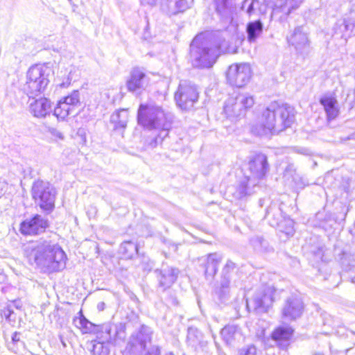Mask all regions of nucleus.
Instances as JSON below:
<instances>
[{
  "label": "nucleus",
  "mask_w": 355,
  "mask_h": 355,
  "mask_svg": "<svg viewBox=\"0 0 355 355\" xmlns=\"http://www.w3.org/2000/svg\"><path fill=\"white\" fill-rule=\"evenodd\" d=\"M304 1V0H300V4L302 3V1Z\"/></svg>",
  "instance_id": "nucleus-55"
},
{
  "label": "nucleus",
  "mask_w": 355,
  "mask_h": 355,
  "mask_svg": "<svg viewBox=\"0 0 355 355\" xmlns=\"http://www.w3.org/2000/svg\"><path fill=\"white\" fill-rule=\"evenodd\" d=\"M165 355H174V354L173 353L170 352V353L166 354Z\"/></svg>",
  "instance_id": "nucleus-53"
},
{
  "label": "nucleus",
  "mask_w": 355,
  "mask_h": 355,
  "mask_svg": "<svg viewBox=\"0 0 355 355\" xmlns=\"http://www.w3.org/2000/svg\"><path fill=\"white\" fill-rule=\"evenodd\" d=\"M275 292V290L272 286H266L257 291L250 300H247V308L250 309L252 307L254 311H266L274 301Z\"/></svg>",
  "instance_id": "nucleus-13"
},
{
  "label": "nucleus",
  "mask_w": 355,
  "mask_h": 355,
  "mask_svg": "<svg viewBox=\"0 0 355 355\" xmlns=\"http://www.w3.org/2000/svg\"><path fill=\"white\" fill-rule=\"evenodd\" d=\"M341 263L346 270H349L355 267V260L354 259H351L350 257L346 254H344L341 258Z\"/></svg>",
  "instance_id": "nucleus-40"
},
{
  "label": "nucleus",
  "mask_w": 355,
  "mask_h": 355,
  "mask_svg": "<svg viewBox=\"0 0 355 355\" xmlns=\"http://www.w3.org/2000/svg\"><path fill=\"white\" fill-rule=\"evenodd\" d=\"M353 282H354V283H355V279H353Z\"/></svg>",
  "instance_id": "nucleus-56"
},
{
  "label": "nucleus",
  "mask_w": 355,
  "mask_h": 355,
  "mask_svg": "<svg viewBox=\"0 0 355 355\" xmlns=\"http://www.w3.org/2000/svg\"><path fill=\"white\" fill-rule=\"evenodd\" d=\"M288 43L299 53H303L309 46V40L302 26L296 27L290 36L287 37Z\"/></svg>",
  "instance_id": "nucleus-22"
},
{
  "label": "nucleus",
  "mask_w": 355,
  "mask_h": 355,
  "mask_svg": "<svg viewBox=\"0 0 355 355\" xmlns=\"http://www.w3.org/2000/svg\"><path fill=\"white\" fill-rule=\"evenodd\" d=\"M250 244L254 250L261 253H268L273 251L268 241L263 236H254L250 239Z\"/></svg>",
  "instance_id": "nucleus-33"
},
{
  "label": "nucleus",
  "mask_w": 355,
  "mask_h": 355,
  "mask_svg": "<svg viewBox=\"0 0 355 355\" xmlns=\"http://www.w3.org/2000/svg\"><path fill=\"white\" fill-rule=\"evenodd\" d=\"M189 8L187 0H162L161 10L168 16L183 12Z\"/></svg>",
  "instance_id": "nucleus-23"
},
{
  "label": "nucleus",
  "mask_w": 355,
  "mask_h": 355,
  "mask_svg": "<svg viewBox=\"0 0 355 355\" xmlns=\"http://www.w3.org/2000/svg\"><path fill=\"white\" fill-rule=\"evenodd\" d=\"M216 11L222 15H225L227 10V0H222L220 2H218L216 4Z\"/></svg>",
  "instance_id": "nucleus-43"
},
{
  "label": "nucleus",
  "mask_w": 355,
  "mask_h": 355,
  "mask_svg": "<svg viewBox=\"0 0 355 355\" xmlns=\"http://www.w3.org/2000/svg\"><path fill=\"white\" fill-rule=\"evenodd\" d=\"M32 197L37 205L44 211H51L55 207L56 191L48 182L37 180L31 189Z\"/></svg>",
  "instance_id": "nucleus-7"
},
{
  "label": "nucleus",
  "mask_w": 355,
  "mask_h": 355,
  "mask_svg": "<svg viewBox=\"0 0 355 355\" xmlns=\"http://www.w3.org/2000/svg\"><path fill=\"white\" fill-rule=\"evenodd\" d=\"M250 181L244 175V178L239 181L236 187H230L227 189L228 193H231L236 199H241L247 195H251L254 191Z\"/></svg>",
  "instance_id": "nucleus-25"
},
{
  "label": "nucleus",
  "mask_w": 355,
  "mask_h": 355,
  "mask_svg": "<svg viewBox=\"0 0 355 355\" xmlns=\"http://www.w3.org/2000/svg\"><path fill=\"white\" fill-rule=\"evenodd\" d=\"M150 78L145 71L139 67L133 68L126 82V87L129 92L140 94L148 85Z\"/></svg>",
  "instance_id": "nucleus-15"
},
{
  "label": "nucleus",
  "mask_w": 355,
  "mask_h": 355,
  "mask_svg": "<svg viewBox=\"0 0 355 355\" xmlns=\"http://www.w3.org/2000/svg\"><path fill=\"white\" fill-rule=\"evenodd\" d=\"M239 355H262L261 352H258L255 346L250 345L243 348L239 351Z\"/></svg>",
  "instance_id": "nucleus-41"
},
{
  "label": "nucleus",
  "mask_w": 355,
  "mask_h": 355,
  "mask_svg": "<svg viewBox=\"0 0 355 355\" xmlns=\"http://www.w3.org/2000/svg\"><path fill=\"white\" fill-rule=\"evenodd\" d=\"M145 355H160V349L158 346H152L149 348Z\"/></svg>",
  "instance_id": "nucleus-44"
},
{
  "label": "nucleus",
  "mask_w": 355,
  "mask_h": 355,
  "mask_svg": "<svg viewBox=\"0 0 355 355\" xmlns=\"http://www.w3.org/2000/svg\"><path fill=\"white\" fill-rule=\"evenodd\" d=\"M212 337L214 338V339L215 340V336L213 334L212 335Z\"/></svg>",
  "instance_id": "nucleus-54"
},
{
  "label": "nucleus",
  "mask_w": 355,
  "mask_h": 355,
  "mask_svg": "<svg viewBox=\"0 0 355 355\" xmlns=\"http://www.w3.org/2000/svg\"><path fill=\"white\" fill-rule=\"evenodd\" d=\"M36 96H29L32 98L29 104V110L35 117L44 118L51 112V101L45 97L35 98Z\"/></svg>",
  "instance_id": "nucleus-21"
},
{
  "label": "nucleus",
  "mask_w": 355,
  "mask_h": 355,
  "mask_svg": "<svg viewBox=\"0 0 355 355\" xmlns=\"http://www.w3.org/2000/svg\"><path fill=\"white\" fill-rule=\"evenodd\" d=\"M254 104V98L249 94L234 92L225 101L223 112L227 118L234 121L243 117Z\"/></svg>",
  "instance_id": "nucleus-6"
},
{
  "label": "nucleus",
  "mask_w": 355,
  "mask_h": 355,
  "mask_svg": "<svg viewBox=\"0 0 355 355\" xmlns=\"http://www.w3.org/2000/svg\"><path fill=\"white\" fill-rule=\"evenodd\" d=\"M101 334L98 331L96 339L91 342L93 355H109L110 344L107 340L100 338Z\"/></svg>",
  "instance_id": "nucleus-29"
},
{
  "label": "nucleus",
  "mask_w": 355,
  "mask_h": 355,
  "mask_svg": "<svg viewBox=\"0 0 355 355\" xmlns=\"http://www.w3.org/2000/svg\"><path fill=\"white\" fill-rule=\"evenodd\" d=\"M256 9H259V12L264 13L266 12V5L264 6L259 5V0H244L241 10L245 11L249 15L253 14Z\"/></svg>",
  "instance_id": "nucleus-35"
},
{
  "label": "nucleus",
  "mask_w": 355,
  "mask_h": 355,
  "mask_svg": "<svg viewBox=\"0 0 355 355\" xmlns=\"http://www.w3.org/2000/svg\"><path fill=\"white\" fill-rule=\"evenodd\" d=\"M295 121V110L288 104L271 103L264 110L260 129L254 127L252 131L258 135L279 133L291 127Z\"/></svg>",
  "instance_id": "nucleus-2"
},
{
  "label": "nucleus",
  "mask_w": 355,
  "mask_h": 355,
  "mask_svg": "<svg viewBox=\"0 0 355 355\" xmlns=\"http://www.w3.org/2000/svg\"><path fill=\"white\" fill-rule=\"evenodd\" d=\"M304 310V304L301 297L296 295L288 297L281 309V315L285 322L295 321L300 318Z\"/></svg>",
  "instance_id": "nucleus-12"
},
{
  "label": "nucleus",
  "mask_w": 355,
  "mask_h": 355,
  "mask_svg": "<svg viewBox=\"0 0 355 355\" xmlns=\"http://www.w3.org/2000/svg\"><path fill=\"white\" fill-rule=\"evenodd\" d=\"M199 93L196 87L187 80L180 81L174 98L182 110L191 109L198 100Z\"/></svg>",
  "instance_id": "nucleus-8"
},
{
  "label": "nucleus",
  "mask_w": 355,
  "mask_h": 355,
  "mask_svg": "<svg viewBox=\"0 0 355 355\" xmlns=\"http://www.w3.org/2000/svg\"><path fill=\"white\" fill-rule=\"evenodd\" d=\"M79 313L80 316L76 317L73 320V323L76 327L80 329L83 334H88L96 331L97 333L98 331H99L98 330L96 329L97 327L94 324L89 321L82 314L81 311L79 312Z\"/></svg>",
  "instance_id": "nucleus-32"
},
{
  "label": "nucleus",
  "mask_w": 355,
  "mask_h": 355,
  "mask_svg": "<svg viewBox=\"0 0 355 355\" xmlns=\"http://www.w3.org/2000/svg\"><path fill=\"white\" fill-rule=\"evenodd\" d=\"M157 0H141L143 4L153 6L155 4Z\"/></svg>",
  "instance_id": "nucleus-48"
},
{
  "label": "nucleus",
  "mask_w": 355,
  "mask_h": 355,
  "mask_svg": "<svg viewBox=\"0 0 355 355\" xmlns=\"http://www.w3.org/2000/svg\"><path fill=\"white\" fill-rule=\"evenodd\" d=\"M71 80H72L71 71H70L69 73L68 77L67 78V80L66 81H63L60 84V86L62 87H67L68 85H70Z\"/></svg>",
  "instance_id": "nucleus-47"
},
{
  "label": "nucleus",
  "mask_w": 355,
  "mask_h": 355,
  "mask_svg": "<svg viewBox=\"0 0 355 355\" xmlns=\"http://www.w3.org/2000/svg\"><path fill=\"white\" fill-rule=\"evenodd\" d=\"M2 317H4L9 322L15 321V315L10 306L6 307L1 312Z\"/></svg>",
  "instance_id": "nucleus-42"
},
{
  "label": "nucleus",
  "mask_w": 355,
  "mask_h": 355,
  "mask_svg": "<svg viewBox=\"0 0 355 355\" xmlns=\"http://www.w3.org/2000/svg\"><path fill=\"white\" fill-rule=\"evenodd\" d=\"M105 304L104 302H100L98 304L97 308L99 311H103L105 309Z\"/></svg>",
  "instance_id": "nucleus-49"
},
{
  "label": "nucleus",
  "mask_w": 355,
  "mask_h": 355,
  "mask_svg": "<svg viewBox=\"0 0 355 355\" xmlns=\"http://www.w3.org/2000/svg\"><path fill=\"white\" fill-rule=\"evenodd\" d=\"M172 246L174 248V250L176 251L178 248L177 245L173 244Z\"/></svg>",
  "instance_id": "nucleus-52"
},
{
  "label": "nucleus",
  "mask_w": 355,
  "mask_h": 355,
  "mask_svg": "<svg viewBox=\"0 0 355 355\" xmlns=\"http://www.w3.org/2000/svg\"><path fill=\"white\" fill-rule=\"evenodd\" d=\"M138 123L148 130H158L157 137L150 143L155 148L166 138L171 128V117L169 113L157 105L141 104L137 112Z\"/></svg>",
  "instance_id": "nucleus-3"
},
{
  "label": "nucleus",
  "mask_w": 355,
  "mask_h": 355,
  "mask_svg": "<svg viewBox=\"0 0 355 355\" xmlns=\"http://www.w3.org/2000/svg\"><path fill=\"white\" fill-rule=\"evenodd\" d=\"M128 110L121 109L114 112L110 117V122L114 124V130H124L128 121Z\"/></svg>",
  "instance_id": "nucleus-30"
},
{
  "label": "nucleus",
  "mask_w": 355,
  "mask_h": 355,
  "mask_svg": "<svg viewBox=\"0 0 355 355\" xmlns=\"http://www.w3.org/2000/svg\"><path fill=\"white\" fill-rule=\"evenodd\" d=\"M265 217L268 219L270 225L272 226V220L280 222L284 217L281 208L276 205H270L266 210Z\"/></svg>",
  "instance_id": "nucleus-37"
},
{
  "label": "nucleus",
  "mask_w": 355,
  "mask_h": 355,
  "mask_svg": "<svg viewBox=\"0 0 355 355\" xmlns=\"http://www.w3.org/2000/svg\"><path fill=\"white\" fill-rule=\"evenodd\" d=\"M236 328L234 326H226L221 329V336L227 343L232 341L234 335L236 333Z\"/></svg>",
  "instance_id": "nucleus-38"
},
{
  "label": "nucleus",
  "mask_w": 355,
  "mask_h": 355,
  "mask_svg": "<svg viewBox=\"0 0 355 355\" xmlns=\"http://www.w3.org/2000/svg\"><path fill=\"white\" fill-rule=\"evenodd\" d=\"M153 331L150 327L142 325L139 331L133 334L128 343V349L132 353H138L144 350L148 343H150Z\"/></svg>",
  "instance_id": "nucleus-17"
},
{
  "label": "nucleus",
  "mask_w": 355,
  "mask_h": 355,
  "mask_svg": "<svg viewBox=\"0 0 355 355\" xmlns=\"http://www.w3.org/2000/svg\"><path fill=\"white\" fill-rule=\"evenodd\" d=\"M226 76L227 80L231 85L242 87L245 86L251 78V67L248 63L232 64L230 66Z\"/></svg>",
  "instance_id": "nucleus-11"
},
{
  "label": "nucleus",
  "mask_w": 355,
  "mask_h": 355,
  "mask_svg": "<svg viewBox=\"0 0 355 355\" xmlns=\"http://www.w3.org/2000/svg\"><path fill=\"white\" fill-rule=\"evenodd\" d=\"M295 169L294 168V166L293 164H290L286 167V168L285 170L284 175L287 176L288 175H291L292 176L293 173H295Z\"/></svg>",
  "instance_id": "nucleus-46"
},
{
  "label": "nucleus",
  "mask_w": 355,
  "mask_h": 355,
  "mask_svg": "<svg viewBox=\"0 0 355 355\" xmlns=\"http://www.w3.org/2000/svg\"><path fill=\"white\" fill-rule=\"evenodd\" d=\"M294 330L288 326H280L276 328L272 334V338L282 349H286L289 345V341L293 336Z\"/></svg>",
  "instance_id": "nucleus-24"
},
{
  "label": "nucleus",
  "mask_w": 355,
  "mask_h": 355,
  "mask_svg": "<svg viewBox=\"0 0 355 355\" xmlns=\"http://www.w3.org/2000/svg\"><path fill=\"white\" fill-rule=\"evenodd\" d=\"M48 226V220L46 218L41 215L35 214L22 221L19 230L24 235H37L44 232Z\"/></svg>",
  "instance_id": "nucleus-18"
},
{
  "label": "nucleus",
  "mask_w": 355,
  "mask_h": 355,
  "mask_svg": "<svg viewBox=\"0 0 355 355\" xmlns=\"http://www.w3.org/2000/svg\"><path fill=\"white\" fill-rule=\"evenodd\" d=\"M101 334L100 338L107 340L110 345H117L123 343L126 338L125 325L123 323L104 324L98 331Z\"/></svg>",
  "instance_id": "nucleus-14"
},
{
  "label": "nucleus",
  "mask_w": 355,
  "mask_h": 355,
  "mask_svg": "<svg viewBox=\"0 0 355 355\" xmlns=\"http://www.w3.org/2000/svg\"><path fill=\"white\" fill-rule=\"evenodd\" d=\"M24 255L31 265H35L44 272H58L66 266L64 252L49 240L30 243L24 248Z\"/></svg>",
  "instance_id": "nucleus-1"
},
{
  "label": "nucleus",
  "mask_w": 355,
  "mask_h": 355,
  "mask_svg": "<svg viewBox=\"0 0 355 355\" xmlns=\"http://www.w3.org/2000/svg\"><path fill=\"white\" fill-rule=\"evenodd\" d=\"M155 273L158 282L159 288L164 291L175 283L179 275V270L176 268L162 264L160 269L155 270Z\"/></svg>",
  "instance_id": "nucleus-19"
},
{
  "label": "nucleus",
  "mask_w": 355,
  "mask_h": 355,
  "mask_svg": "<svg viewBox=\"0 0 355 355\" xmlns=\"http://www.w3.org/2000/svg\"><path fill=\"white\" fill-rule=\"evenodd\" d=\"M268 171L267 157L263 154H257L250 160L245 175L250 181L253 187L258 185Z\"/></svg>",
  "instance_id": "nucleus-9"
},
{
  "label": "nucleus",
  "mask_w": 355,
  "mask_h": 355,
  "mask_svg": "<svg viewBox=\"0 0 355 355\" xmlns=\"http://www.w3.org/2000/svg\"><path fill=\"white\" fill-rule=\"evenodd\" d=\"M223 259L221 254L211 253L207 255L204 264L205 275L209 279H212L218 271V267Z\"/></svg>",
  "instance_id": "nucleus-26"
},
{
  "label": "nucleus",
  "mask_w": 355,
  "mask_h": 355,
  "mask_svg": "<svg viewBox=\"0 0 355 355\" xmlns=\"http://www.w3.org/2000/svg\"><path fill=\"white\" fill-rule=\"evenodd\" d=\"M266 8L272 9V15L282 13L288 15L300 6V0H263Z\"/></svg>",
  "instance_id": "nucleus-20"
},
{
  "label": "nucleus",
  "mask_w": 355,
  "mask_h": 355,
  "mask_svg": "<svg viewBox=\"0 0 355 355\" xmlns=\"http://www.w3.org/2000/svg\"><path fill=\"white\" fill-rule=\"evenodd\" d=\"M81 105L80 92L73 90L70 94L61 98L53 110V115L58 119L64 120L70 114H76Z\"/></svg>",
  "instance_id": "nucleus-10"
},
{
  "label": "nucleus",
  "mask_w": 355,
  "mask_h": 355,
  "mask_svg": "<svg viewBox=\"0 0 355 355\" xmlns=\"http://www.w3.org/2000/svg\"><path fill=\"white\" fill-rule=\"evenodd\" d=\"M239 270L238 265L232 260H227L222 268L220 279L218 286V294L220 297L224 298L229 295L231 287L232 275Z\"/></svg>",
  "instance_id": "nucleus-16"
},
{
  "label": "nucleus",
  "mask_w": 355,
  "mask_h": 355,
  "mask_svg": "<svg viewBox=\"0 0 355 355\" xmlns=\"http://www.w3.org/2000/svg\"><path fill=\"white\" fill-rule=\"evenodd\" d=\"M344 23H345V29L348 30L349 29V25L347 24H346L345 21H344Z\"/></svg>",
  "instance_id": "nucleus-51"
},
{
  "label": "nucleus",
  "mask_w": 355,
  "mask_h": 355,
  "mask_svg": "<svg viewBox=\"0 0 355 355\" xmlns=\"http://www.w3.org/2000/svg\"><path fill=\"white\" fill-rule=\"evenodd\" d=\"M263 28V23L259 19L249 22L246 26L248 40L251 43L255 42L262 34Z\"/></svg>",
  "instance_id": "nucleus-31"
},
{
  "label": "nucleus",
  "mask_w": 355,
  "mask_h": 355,
  "mask_svg": "<svg viewBox=\"0 0 355 355\" xmlns=\"http://www.w3.org/2000/svg\"><path fill=\"white\" fill-rule=\"evenodd\" d=\"M320 103L324 107L329 121L334 120L338 116L339 108L335 97L324 96L320 98Z\"/></svg>",
  "instance_id": "nucleus-27"
},
{
  "label": "nucleus",
  "mask_w": 355,
  "mask_h": 355,
  "mask_svg": "<svg viewBox=\"0 0 355 355\" xmlns=\"http://www.w3.org/2000/svg\"><path fill=\"white\" fill-rule=\"evenodd\" d=\"M51 69L46 65L37 64L31 67L27 72V80L23 89L28 96H38L43 92L49 83Z\"/></svg>",
  "instance_id": "nucleus-5"
},
{
  "label": "nucleus",
  "mask_w": 355,
  "mask_h": 355,
  "mask_svg": "<svg viewBox=\"0 0 355 355\" xmlns=\"http://www.w3.org/2000/svg\"><path fill=\"white\" fill-rule=\"evenodd\" d=\"M21 334L15 331L12 336V341L9 344V347L11 350L17 353L19 347L24 346L23 341L20 339Z\"/></svg>",
  "instance_id": "nucleus-39"
},
{
  "label": "nucleus",
  "mask_w": 355,
  "mask_h": 355,
  "mask_svg": "<svg viewBox=\"0 0 355 355\" xmlns=\"http://www.w3.org/2000/svg\"><path fill=\"white\" fill-rule=\"evenodd\" d=\"M49 132L53 137L58 138L60 140L64 139L63 134L55 128H50Z\"/></svg>",
  "instance_id": "nucleus-45"
},
{
  "label": "nucleus",
  "mask_w": 355,
  "mask_h": 355,
  "mask_svg": "<svg viewBox=\"0 0 355 355\" xmlns=\"http://www.w3.org/2000/svg\"><path fill=\"white\" fill-rule=\"evenodd\" d=\"M119 251L125 259H132L137 254L138 247L132 241H125L121 243Z\"/></svg>",
  "instance_id": "nucleus-36"
},
{
  "label": "nucleus",
  "mask_w": 355,
  "mask_h": 355,
  "mask_svg": "<svg viewBox=\"0 0 355 355\" xmlns=\"http://www.w3.org/2000/svg\"><path fill=\"white\" fill-rule=\"evenodd\" d=\"M202 338V333L194 327H190L187 329V342L193 347L200 345Z\"/></svg>",
  "instance_id": "nucleus-34"
},
{
  "label": "nucleus",
  "mask_w": 355,
  "mask_h": 355,
  "mask_svg": "<svg viewBox=\"0 0 355 355\" xmlns=\"http://www.w3.org/2000/svg\"><path fill=\"white\" fill-rule=\"evenodd\" d=\"M277 221L276 220H272V227L277 228L281 234L286 236V238L293 236L295 230L294 222L292 219L284 216L280 222Z\"/></svg>",
  "instance_id": "nucleus-28"
},
{
  "label": "nucleus",
  "mask_w": 355,
  "mask_h": 355,
  "mask_svg": "<svg viewBox=\"0 0 355 355\" xmlns=\"http://www.w3.org/2000/svg\"><path fill=\"white\" fill-rule=\"evenodd\" d=\"M192 65L198 68H209L218 57V49L202 35H197L190 44Z\"/></svg>",
  "instance_id": "nucleus-4"
},
{
  "label": "nucleus",
  "mask_w": 355,
  "mask_h": 355,
  "mask_svg": "<svg viewBox=\"0 0 355 355\" xmlns=\"http://www.w3.org/2000/svg\"><path fill=\"white\" fill-rule=\"evenodd\" d=\"M349 139H355V134H352L351 135H349V137H347V138H345L343 140L347 141V140H349Z\"/></svg>",
  "instance_id": "nucleus-50"
}]
</instances>
